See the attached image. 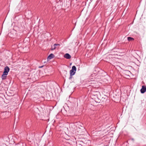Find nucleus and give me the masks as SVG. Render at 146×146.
<instances>
[{"mask_svg":"<svg viewBox=\"0 0 146 146\" xmlns=\"http://www.w3.org/2000/svg\"><path fill=\"white\" fill-rule=\"evenodd\" d=\"M75 143L70 140H68L64 143V145L65 146H73Z\"/></svg>","mask_w":146,"mask_h":146,"instance_id":"1","label":"nucleus"},{"mask_svg":"<svg viewBox=\"0 0 146 146\" xmlns=\"http://www.w3.org/2000/svg\"><path fill=\"white\" fill-rule=\"evenodd\" d=\"M16 34V31L13 30L11 31L8 34V36L10 37L13 38Z\"/></svg>","mask_w":146,"mask_h":146,"instance_id":"2","label":"nucleus"},{"mask_svg":"<svg viewBox=\"0 0 146 146\" xmlns=\"http://www.w3.org/2000/svg\"><path fill=\"white\" fill-rule=\"evenodd\" d=\"M76 70V68L75 66H72V69L70 71V74L74 75L75 74Z\"/></svg>","mask_w":146,"mask_h":146,"instance_id":"3","label":"nucleus"},{"mask_svg":"<svg viewBox=\"0 0 146 146\" xmlns=\"http://www.w3.org/2000/svg\"><path fill=\"white\" fill-rule=\"evenodd\" d=\"M31 76V74H30L28 76V80H29V81H28V82H29V83H32L35 81V80L33 77L31 78L30 77Z\"/></svg>","mask_w":146,"mask_h":146,"instance_id":"4","label":"nucleus"},{"mask_svg":"<svg viewBox=\"0 0 146 146\" xmlns=\"http://www.w3.org/2000/svg\"><path fill=\"white\" fill-rule=\"evenodd\" d=\"M10 69L8 66H6L5 67L4 69V71L3 73L6 74H8V73Z\"/></svg>","mask_w":146,"mask_h":146,"instance_id":"5","label":"nucleus"},{"mask_svg":"<svg viewBox=\"0 0 146 146\" xmlns=\"http://www.w3.org/2000/svg\"><path fill=\"white\" fill-rule=\"evenodd\" d=\"M140 92L141 94H143L146 92V86L143 85L140 90Z\"/></svg>","mask_w":146,"mask_h":146,"instance_id":"6","label":"nucleus"},{"mask_svg":"<svg viewBox=\"0 0 146 146\" xmlns=\"http://www.w3.org/2000/svg\"><path fill=\"white\" fill-rule=\"evenodd\" d=\"M76 144L77 146H82L84 144V142L81 141H76Z\"/></svg>","mask_w":146,"mask_h":146,"instance_id":"7","label":"nucleus"},{"mask_svg":"<svg viewBox=\"0 0 146 146\" xmlns=\"http://www.w3.org/2000/svg\"><path fill=\"white\" fill-rule=\"evenodd\" d=\"M124 72V74L126 76H129V75L131 74L130 71L127 70H125Z\"/></svg>","mask_w":146,"mask_h":146,"instance_id":"8","label":"nucleus"},{"mask_svg":"<svg viewBox=\"0 0 146 146\" xmlns=\"http://www.w3.org/2000/svg\"><path fill=\"white\" fill-rule=\"evenodd\" d=\"M64 57L67 59H69L71 58V56L70 55L66 53L64 56Z\"/></svg>","mask_w":146,"mask_h":146,"instance_id":"9","label":"nucleus"},{"mask_svg":"<svg viewBox=\"0 0 146 146\" xmlns=\"http://www.w3.org/2000/svg\"><path fill=\"white\" fill-rule=\"evenodd\" d=\"M54 56L53 54L51 53L50 54L48 57H47V60H49L53 58H54Z\"/></svg>","mask_w":146,"mask_h":146,"instance_id":"10","label":"nucleus"},{"mask_svg":"<svg viewBox=\"0 0 146 146\" xmlns=\"http://www.w3.org/2000/svg\"><path fill=\"white\" fill-rule=\"evenodd\" d=\"M7 75L8 74L3 73L1 77L2 80H5L7 78Z\"/></svg>","mask_w":146,"mask_h":146,"instance_id":"11","label":"nucleus"},{"mask_svg":"<svg viewBox=\"0 0 146 146\" xmlns=\"http://www.w3.org/2000/svg\"><path fill=\"white\" fill-rule=\"evenodd\" d=\"M100 94V92L98 91H96L95 92H92V97H94V96H95V95H99Z\"/></svg>","mask_w":146,"mask_h":146,"instance_id":"12","label":"nucleus"},{"mask_svg":"<svg viewBox=\"0 0 146 146\" xmlns=\"http://www.w3.org/2000/svg\"><path fill=\"white\" fill-rule=\"evenodd\" d=\"M98 95H95V96H94V97H93L94 98L96 102V101L98 100H99V99L98 98Z\"/></svg>","mask_w":146,"mask_h":146,"instance_id":"13","label":"nucleus"},{"mask_svg":"<svg viewBox=\"0 0 146 146\" xmlns=\"http://www.w3.org/2000/svg\"><path fill=\"white\" fill-rule=\"evenodd\" d=\"M127 40L129 41H130L134 40V39L131 37H127Z\"/></svg>","mask_w":146,"mask_h":146,"instance_id":"14","label":"nucleus"},{"mask_svg":"<svg viewBox=\"0 0 146 146\" xmlns=\"http://www.w3.org/2000/svg\"><path fill=\"white\" fill-rule=\"evenodd\" d=\"M56 46H54V44L53 45V46H52L51 48V50H55L56 48Z\"/></svg>","mask_w":146,"mask_h":146,"instance_id":"15","label":"nucleus"},{"mask_svg":"<svg viewBox=\"0 0 146 146\" xmlns=\"http://www.w3.org/2000/svg\"><path fill=\"white\" fill-rule=\"evenodd\" d=\"M121 51L120 50L119 52H121V53L122 52H125L126 51L125 49H123L121 50Z\"/></svg>","mask_w":146,"mask_h":146,"instance_id":"16","label":"nucleus"},{"mask_svg":"<svg viewBox=\"0 0 146 146\" xmlns=\"http://www.w3.org/2000/svg\"><path fill=\"white\" fill-rule=\"evenodd\" d=\"M32 141L33 142V140H32V141H29L28 140V144H29V145H31L32 144Z\"/></svg>","mask_w":146,"mask_h":146,"instance_id":"17","label":"nucleus"},{"mask_svg":"<svg viewBox=\"0 0 146 146\" xmlns=\"http://www.w3.org/2000/svg\"><path fill=\"white\" fill-rule=\"evenodd\" d=\"M63 72L65 74H67V72L65 70H64L63 71Z\"/></svg>","mask_w":146,"mask_h":146,"instance_id":"18","label":"nucleus"},{"mask_svg":"<svg viewBox=\"0 0 146 146\" xmlns=\"http://www.w3.org/2000/svg\"><path fill=\"white\" fill-rule=\"evenodd\" d=\"M72 76H73V75H71L70 74V77H69V79L70 80V79H71L72 78Z\"/></svg>","mask_w":146,"mask_h":146,"instance_id":"19","label":"nucleus"},{"mask_svg":"<svg viewBox=\"0 0 146 146\" xmlns=\"http://www.w3.org/2000/svg\"><path fill=\"white\" fill-rule=\"evenodd\" d=\"M54 46H59L60 45V44H54Z\"/></svg>","mask_w":146,"mask_h":146,"instance_id":"20","label":"nucleus"},{"mask_svg":"<svg viewBox=\"0 0 146 146\" xmlns=\"http://www.w3.org/2000/svg\"><path fill=\"white\" fill-rule=\"evenodd\" d=\"M114 66V67H115V66H116V67L117 68H120V67L119 66H118L117 65H113Z\"/></svg>","mask_w":146,"mask_h":146,"instance_id":"21","label":"nucleus"},{"mask_svg":"<svg viewBox=\"0 0 146 146\" xmlns=\"http://www.w3.org/2000/svg\"><path fill=\"white\" fill-rule=\"evenodd\" d=\"M43 66H44L43 65L42 66L39 67V68H42L43 67Z\"/></svg>","mask_w":146,"mask_h":146,"instance_id":"22","label":"nucleus"},{"mask_svg":"<svg viewBox=\"0 0 146 146\" xmlns=\"http://www.w3.org/2000/svg\"><path fill=\"white\" fill-rule=\"evenodd\" d=\"M107 99H105V98L104 99V100H105V101H107Z\"/></svg>","mask_w":146,"mask_h":146,"instance_id":"23","label":"nucleus"},{"mask_svg":"<svg viewBox=\"0 0 146 146\" xmlns=\"http://www.w3.org/2000/svg\"><path fill=\"white\" fill-rule=\"evenodd\" d=\"M82 128L83 129V130H85V129H84V127H82Z\"/></svg>","mask_w":146,"mask_h":146,"instance_id":"24","label":"nucleus"},{"mask_svg":"<svg viewBox=\"0 0 146 146\" xmlns=\"http://www.w3.org/2000/svg\"><path fill=\"white\" fill-rule=\"evenodd\" d=\"M29 12H30V13H31V11H29Z\"/></svg>","mask_w":146,"mask_h":146,"instance_id":"25","label":"nucleus"}]
</instances>
